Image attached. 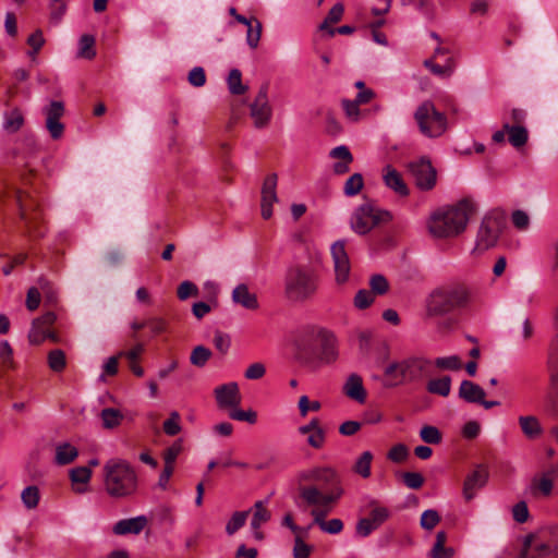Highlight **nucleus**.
Listing matches in <instances>:
<instances>
[{
  "label": "nucleus",
  "mask_w": 558,
  "mask_h": 558,
  "mask_svg": "<svg viewBox=\"0 0 558 558\" xmlns=\"http://www.w3.org/2000/svg\"><path fill=\"white\" fill-rule=\"evenodd\" d=\"M475 206L470 199H462L456 205L439 208L428 220V231L438 239L454 238L466 229Z\"/></svg>",
  "instance_id": "1"
},
{
  "label": "nucleus",
  "mask_w": 558,
  "mask_h": 558,
  "mask_svg": "<svg viewBox=\"0 0 558 558\" xmlns=\"http://www.w3.org/2000/svg\"><path fill=\"white\" fill-rule=\"evenodd\" d=\"M104 487L113 498H126L137 490V474L129 461L111 458L104 464Z\"/></svg>",
  "instance_id": "2"
},
{
  "label": "nucleus",
  "mask_w": 558,
  "mask_h": 558,
  "mask_svg": "<svg viewBox=\"0 0 558 558\" xmlns=\"http://www.w3.org/2000/svg\"><path fill=\"white\" fill-rule=\"evenodd\" d=\"M432 371V360L422 355H412L388 364L384 374L388 378L387 386L395 387L405 383L421 381L430 376Z\"/></svg>",
  "instance_id": "3"
},
{
  "label": "nucleus",
  "mask_w": 558,
  "mask_h": 558,
  "mask_svg": "<svg viewBox=\"0 0 558 558\" xmlns=\"http://www.w3.org/2000/svg\"><path fill=\"white\" fill-rule=\"evenodd\" d=\"M319 286L317 274L305 266H293L287 270L284 277V295L294 303L312 300Z\"/></svg>",
  "instance_id": "4"
},
{
  "label": "nucleus",
  "mask_w": 558,
  "mask_h": 558,
  "mask_svg": "<svg viewBox=\"0 0 558 558\" xmlns=\"http://www.w3.org/2000/svg\"><path fill=\"white\" fill-rule=\"evenodd\" d=\"M300 497L312 507L311 515L315 518V512H331L335 504L340 499L343 489L340 485L330 486V489H324L317 485H300Z\"/></svg>",
  "instance_id": "5"
},
{
  "label": "nucleus",
  "mask_w": 558,
  "mask_h": 558,
  "mask_svg": "<svg viewBox=\"0 0 558 558\" xmlns=\"http://www.w3.org/2000/svg\"><path fill=\"white\" fill-rule=\"evenodd\" d=\"M414 119L421 133L430 138L441 136L448 128L447 117L438 111L430 100H426L417 107Z\"/></svg>",
  "instance_id": "6"
},
{
  "label": "nucleus",
  "mask_w": 558,
  "mask_h": 558,
  "mask_svg": "<svg viewBox=\"0 0 558 558\" xmlns=\"http://www.w3.org/2000/svg\"><path fill=\"white\" fill-rule=\"evenodd\" d=\"M471 293L466 287L459 286L446 291H437L430 295L428 311L435 315L447 314L458 307L464 306Z\"/></svg>",
  "instance_id": "7"
},
{
  "label": "nucleus",
  "mask_w": 558,
  "mask_h": 558,
  "mask_svg": "<svg viewBox=\"0 0 558 558\" xmlns=\"http://www.w3.org/2000/svg\"><path fill=\"white\" fill-rule=\"evenodd\" d=\"M505 217L500 213L492 211L487 214L480 226L475 250L484 252L495 246L505 227Z\"/></svg>",
  "instance_id": "8"
},
{
  "label": "nucleus",
  "mask_w": 558,
  "mask_h": 558,
  "mask_svg": "<svg viewBox=\"0 0 558 558\" xmlns=\"http://www.w3.org/2000/svg\"><path fill=\"white\" fill-rule=\"evenodd\" d=\"M388 211L379 210L372 204L360 205L352 215L351 228L357 234H366L380 222L390 220Z\"/></svg>",
  "instance_id": "9"
},
{
  "label": "nucleus",
  "mask_w": 558,
  "mask_h": 558,
  "mask_svg": "<svg viewBox=\"0 0 558 558\" xmlns=\"http://www.w3.org/2000/svg\"><path fill=\"white\" fill-rule=\"evenodd\" d=\"M250 114L253 119L254 126L263 129L268 125L272 117V107L268 99V86L263 85L254 101L250 106Z\"/></svg>",
  "instance_id": "10"
},
{
  "label": "nucleus",
  "mask_w": 558,
  "mask_h": 558,
  "mask_svg": "<svg viewBox=\"0 0 558 558\" xmlns=\"http://www.w3.org/2000/svg\"><path fill=\"white\" fill-rule=\"evenodd\" d=\"M331 256L333 260L336 281L338 284H343L349 280L351 270L344 241L339 240L331 245Z\"/></svg>",
  "instance_id": "11"
},
{
  "label": "nucleus",
  "mask_w": 558,
  "mask_h": 558,
  "mask_svg": "<svg viewBox=\"0 0 558 558\" xmlns=\"http://www.w3.org/2000/svg\"><path fill=\"white\" fill-rule=\"evenodd\" d=\"M409 170L421 190H430L436 183V170L427 159H420L409 165Z\"/></svg>",
  "instance_id": "12"
},
{
  "label": "nucleus",
  "mask_w": 558,
  "mask_h": 558,
  "mask_svg": "<svg viewBox=\"0 0 558 558\" xmlns=\"http://www.w3.org/2000/svg\"><path fill=\"white\" fill-rule=\"evenodd\" d=\"M458 395L459 398L465 402L478 403L486 410L498 407L500 404L499 401L485 400L486 392L484 389L480 385L466 379L461 381Z\"/></svg>",
  "instance_id": "13"
},
{
  "label": "nucleus",
  "mask_w": 558,
  "mask_h": 558,
  "mask_svg": "<svg viewBox=\"0 0 558 558\" xmlns=\"http://www.w3.org/2000/svg\"><path fill=\"white\" fill-rule=\"evenodd\" d=\"M46 116V128L53 140H59L64 132V125L60 119L64 114V105L62 101L52 100L44 108Z\"/></svg>",
  "instance_id": "14"
},
{
  "label": "nucleus",
  "mask_w": 558,
  "mask_h": 558,
  "mask_svg": "<svg viewBox=\"0 0 558 558\" xmlns=\"http://www.w3.org/2000/svg\"><path fill=\"white\" fill-rule=\"evenodd\" d=\"M299 482H310L318 487L339 485L336 472L330 468H313L298 475Z\"/></svg>",
  "instance_id": "15"
},
{
  "label": "nucleus",
  "mask_w": 558,
  "mask_h": 558,
  "mask_svg": "<svg viewBox=\"0 0 558 558\" xmlns=\"http://www.w3.org/2000/svg\"><path fill=\"white\" fill-rule=\"evenodd\" d=\"M16 202L20 209V218L25 223L27 235L34 239L44 236L45 230L38 227L40 215L37 209H33L32 213H29L28 205L25 203L22 192L16 193Z\"/></svg>",
  "instance_id": "16"
},
{
  "label": "nucleus",
  "mask_w": 558,
  "mask_h": 558,
  "mask_svg": "<svg viewBox=\"0 0 558 558\" xmlns=\"http://www.w3.org/2000/svg\"><path fill=\"white\" fill-rule=\"evenodd\" d=\"M214 395L220 409H232L240 404L241 395L235 381H230L215 388Z\"/></svg>",
  "instance_id": "17"
},
{
  "label": "nucleus",
  "mask_w": 558,
  "mask_h": 558,
  "mask_svg": "<svg viewBox=\"0 0 558 558\" xmlns=\"http://www.w3.org/2000/svg\"><path fill=\"white\" fill-rule=\"evenodd\" d=\"M277 174L271 173L266 177L262 187V216L269 219L272 216V205L278 202L277 197Z\"/></svg>",
  "instance_id": "18"
},
{
  "label": "nucleus",
  "mask_w": 558,
  "mask_h": 558,
  "mask_svg": "<svg viewBox=\"0 0 558 558\" xmlns=\"http://www.w3.org/2000/svg\"><path fill=\"white\" fill-rule=\"evenodd\" d=\"M320 331L317 333L319 351L315 355L313 360H307L308 363H324L329 364L336 361L337 351L335 348V340L331 335L324 331V329H319Z\"/></svg>",
  "instance_id": "19"
},
{
  "label": "nucleus",
  "mask_w": 558,
  "mask_h": 558,
  "mask_svg": "<svg viewBox=\"0 0 558 558\" xmlns=\"http://www.w3.org/2000/svg\"><path fill=\"white\" fill-rule=\"evenodd\" d=\"M342 392L349 399L363 404L366 401L367 392L363 385V379L360 375L353 373L348 376L345 379Z\"/></svg>",
  "instance_id": "20"
},
{
  "label": "nucleus",
  "mask_w": 558,
  "mask_h": 558,
  "mask_svg": "<svg viewBox=\"0 0 558 558\" xmlns=\"http://www.w3.org/2000/svg\"><path fill=\"white\" fill-rule=\"evenodd\" d=\"M488 473L483 466H477L469 474L463 484V496L469 501L474 498L476 490L485 486Z\"/></svg>",
  "instance_id": "21"
},
{
  "label": "nucleus",
  "mask_w": 558,
  "mask_h": 558,
  "mask_svg": "<svg viewBox=\"0 0 558 558\" xmlns=\"http://www.w3.org/2000/svg\"><path fill=\"white\" fill-rule=\"evenodd\" d=\"M299 434L307 435L306 442L314 449L323 448L326 439L325 430L320 427L318 418H312L308 424L298 428Z\"/></svg>",
  "instance_id": "22"
},
{
  "label": "nucleus",
  "mask_w": 558,
  "mask_h": 558,
  "mask_svg": "<svg viewBox=\"0 0 558 558\" xmlns=\"http://www.w3.org/2000/svg\"><path fill=\"white\" fill-rule=\"evenodd\" d=\"M558 477V464L545 471L538 478L532 482V490L534 495L548 497L554 489V482Z\"/></svg>",
  "instance_id": "23"
},
{
  "label": "nucleus",
  "mask_w": 558,
  "mask_h": 558,
  "mask_svg": "<svg viewBox=\"0 0 558 558\" xmlns=\"http://www.w3.org/2000/svg\"><path fill=\"white\" fill-rule=\"evenodd\" d=\"M383 180L387 187L392 190L399 196H408L409 189L400 174L392 166L388 165L383 170Z\"/></svg>",
  "instance_id": "24"
},
{
  "label": "nucleus",
  "mask_w": 558,
  "mask_h": 558,
  "mask_svg": "<svg viewBox=\"0 0 558 558\" xmlns=\"http://www.w3.org/2000/svg\"><path fill=\"white\" fill-rule=\"evenodd\" d=\"M147 524V519L145 515H138L135 518L123 519L118 521L113 525V533L116 535H125V534H140Z\"/></svg>",
  "instance_id": "25"
},
{
  "label": "nucleus",
  "mask_w": 558,
  "mask_h": 558,
  "mask_svg": "<svg viewBox=\"0 0 558 558\" xmlns=\"http://www.w3.org/2000/svg\"><path fill=\"white\" fill-rule=\"evenodd\" d=\"M330 512H315V518H313V522L311 525H317L322 532L330 534V535H337L340 534L343 530V522L341 519H330L326 520V517Z\"/></svg>",
  "instance_id": "26"
},
{
  "label": "nucleus",
  "mask_w": 558,
  "mask_h": 558,
  "mask_svg": "<svg viewBox=\"0 0 558 558\" xmlns=\"http://www.w3.org/2000/svg\"><path fill=\"white\" fill-rule=\"evenodd\" d=\"M521 432L527 439H536L543 434V427L535 415H521L518 418Z\"/></svg>",
  "instance_id": "27"
},
{
  "label": "nucleus",
  "mask_w": 558,
  "mask_h": 558,
  "mask_svg": "<svg viewBox=\"0 0 558 558\" xmlns=\"http://www.w3.org/2000/svg\"><path fill=\"white\" fill-rule=\"evenodd\" d=\"M232 300L247 310H256L258 307L256 295L251 293L245 284H239L234 288Z\"/></svg>",
  "instance_id": "28"
},
{
  "label": "nucleus",
  "mask_w": 558,
  "mask_h": 558,
  "mask_svg": "<svg viewBox=\"0 0 558 558\" xmlns=\"http://www.w3.org/2000/svg\"><path fill=\"white\" fill-rule=\"evenodd\" d=\"M423 64L434 75L442 77V78L450 77L456 68L454 61L451 57H448L444 64L436 63L434 58L426 59Z\"/></svg>",
  "instance_id": "29"
},
{
  "label": "nucleus",
  "mask_w": 558,
  "mask_h": 558,
  "mask_svg": "<svg viewBox=\"0 0 558 558\" xmlns=\"http://www.w3.org/2000/svg\"><path fill=\"white\" fill-rule=\"evenodd\" d=\"M24 125V114L20 108H13L3 113V129L16 133Z\"/></svg>",
  "instance_id": "30"
},
{
  "label": "nucleus",
  "mask_w": 558,
  "mask_h": 558,
  "mask_svg": "<svg viewBox=\"0 0 558 558\" xmlns=\"http://www.w3.org/2000/svg\"><path fill=\"white\" fill-rule=\"evenodd\" d=\"M504 130L509 135V143L513 147H521L527 142V131L523 125H510V121L504 122Z\"/></svg>",
  "instance_id": "31"
},
{
  "label": "nucleus",
  "mask_w": 558,
  "mask_h": 558,
  "mask_svg": "<svg viewBox=\"0 0 558 558\" xmlns=\"http://www.w3.org/2000/svg\"><path fill=\"white\" fill-rule=\"evenodd\" d=\"M101 425L105 429H114L119 427L123 420V413L116 408H105L101 410L100 414Z\"/></svg>",
  "instance_id": "32"
},
{
  "label": "nucleus",
  "mask_w": 558,
  "mask_h": 558,
  "mask_svg": "<svg viewBox=\"0 0 558 558\" xmlns=\"http://www.w3.org/2000/svg\"><path fill=\"white\" fill-rule=\"evenodd\" d=\"M77 456V449L71 444L64 442L57 446L54 461L59 465H65L73 462Z\"/></svg>",
  "instance_id": "33"
},
{
  "label": "nucleus",
  "mask_w": 558,
  "mask_h": 558,
  "mask_svg": "<svg viewBox=\"0 0 558 558\" xmlns=\"http://www.w3.org/2000/svg\"><path fill=\"white\" fill-rule=\"evenodd\" d=\"M268 500H257L253 506V517L251 520V529L260 527L271 518L269 510L266 509Z\"/></svg>",
  "instance_id": "34"
},
{
  "label": "nucleus",
  "mask_w": 558,
  "mask_h": 558,
  "mask_svg": "<svg viewBox=\"0 0 558 558\" xmlns=\"http://www.w3.org/2000/svg\"><path fill=\"white\" fill-rule=\"evenodd\" d=\"M426 389L429 393L448 397L451 391V378L449 376L433 378L428 380Z\"/></svg>",
  "instance_id": "35"
},
{
  "label": "nucleus",
  "mask_w": 558,
  "mask_h": 558,
  "mask_svg": "<svg viewBox=\"0 0 558 558\" xmlns=\"http://www.w3.org/2000/svg\"><path fill=\"white\" fill-rule=\"evenodd\" d=\"M95 37L89 34L82 35L78 40L77 57L92 60L96 56Z\"/></svg>",
  "instance_id": "36"
},
{
  "label": "nucleus",
  "mask_w": 558,
  "mask_h": 558,
  "mask_svg": "<svg viewBox=\"0 0 558 558\" xmlns=\"http://www.w3.org/2000/svg\"><path fill=\"white\" fill-rule=\"evenodd\" d=\"M247 27L246 32V43L252 48H257L260 35H262V23L257 19H247V24H244Z\"/></svg>",
  "instance_id": "37"
},
{
  "label": "nucleus",
  "mask_w": 558,
  "mask_h": 558,
  "mask_svg": "<svg viewBox=\"0 0 558 558\" xmlns=\"http://www.w3.org/2000/svg\"><path fill=\"white\" fill-rule=\"evenodd\" d=\"M344 8L341 3H336L330 11L328 12L325 20L318 26V29L322 32L328 33L332 24L338 23L343 16Z\"/></svg>",
  "instance_id": "38"
},
{
  "label": "nucleus",
  "mask_w": 558,
  "mask_h": 558,
  "mask_svg": "<svg viewBox=\"0 0 558 558\" xmlns=\"http://www.w3.org/2000/svg\"><path fill=\"white\" fill-rule=\"evenodd\" d=\"M372 461L373 453L371 451H364L355 461L353 471L363 478L369 477Z\"/></svg>",
  "instance_id": "39"
},
{
  "label": "nucleus",
  "mask_w": 558,
  "mask_h": 558,
  "mask_svg": "<svg viewBox=\"0 0 558 558\" xmlns=\"http://www.w3.org/2000/svg\"><path fill=\"white\" fill-rule=\"evenodd\" d=\"M48 366L54 373H61L66 367L65 353L61 349H53L47 356Z\"/></svg>",
  "instance_id": "40"
},
{
  "label": "nucleus",
  "mask_w": 558,
  "mask_h": 558,
  "mask_svg": "<svg viewBox=\"0 0 558 558\" xmlns=\"http://www.w3.org/2000/svg\"><path fill=\"white\" fill-rule=\"evenodd\" d=\"M21 499L26 509H28V510L35 509L38 506L39 500H40V494H39L38 487L35 485L25 487L22 490Z\"/></svg>",
  "instance_id": "41"
},
{
  "label": "nucleus",
  "mask_w": 558,
  "mask_h": 558,
  "mask_svg": "<svg viewBox=\"0 0 558 558\" xmlns=\"http://www.w3.org/2000/svg\"><path fill=\"white\" fill-rule=\"evenodd\" d=\"M433 366L441 371H459L462 368V362L458 355L440 356L433 361Z\"/></svg>",
  "instance_id": "42"
},
{
  "label": "nucleus",
  "mask_w": 558,
  "mask_h": 558,
  "mask_svg": "<svg viewBox=\"0 0 558 558\" xmlns=\"http://www.w3.org/2000/svg\"><path fill=\"white\" fill-rule=\"evenodd\" d=\"M250 511H235L226 524V533L231 536L246 523Z\"/></svg>",
  "instance_id": "43"
},
{
  "label": "nucleus",
  "mask_w": 558,
  "mask_h": 558,
  "mask_svg": "<svg viewBox=\"0 0 558 558\" xmlns=\"http://www.w3.org/2000/svg\"><path fill=\"white\" fill-rule=\"evenodd\" d=\"M227 82L229 90L233 95H243L247 90V87L242 84V74L238 69H232L229 72Z\"/></svg>",
  "instance_id": "44"
},
{
  "label": "nucleus",
  "mask_w": 558,
  "mask_h": 558,
  "mask_svg": "<svg viewBox=\"0 0 558 558\" xmlns=\"http://www.w3.org/2000/svg\"><path fill=\"white\" fill-rule=\"evenodd\" d=\"M210 357L211 351L208 348L197 345L191 352L190 362L196 367H204Z\"/></svg>",
  "instance_id": "45"
},
{
  "label": "nucleus",
  "mask_w": 558,
  "mask_h": 558,
  "mask_svg": "<svg viewBox=\"0 0 558 558\" xmlns=\"http://www.w3.org/2000/svg\"><path fill=\"white\" fill-rule=\"evenodd\" d=\"M0 362L8 369H15L16 364L13 357V349L8 340L0 342Z\"/></svg>",
  "instance_id": "46"
},
{
  "label": "nucleus",
  "mask_w": 558,
  "mask_h": 558,
  "mask_svg": "<svg viewBox=\"0 0 558 558\" xmlns=\"http://www.w3.org/2000/svg\"><path fill=\"white\" fill-rule=\"evenodd\" d=\"M364 181L361 173L352 174L344 183L343 192L347 196H354L363 189Z\"/></svg>",
  "instance_id": "47"
},
{
  "label": "nucleus",
  "mask_w": 558,
  "mask_h": 558,
  "mask_svg": "<svg viewBox=\"0 0 558 558\" xmlns=\"http://www.w3.org/2000/svg\"><path fill=\"white\" fill-rule=\"evenodd\" d=\"M421 439L430 445H437L441 441L440 430L433 425H424L420 430Z\"/></svg>",
  "instance_id": "48"
},
{
  "label": "nucleus",
  "mask_w": 558,
  "mask_h": 558,
  "mask_svg": "<svg viewBox=\"0 0 558 558\" xmlns=\"http://www.w3.org/2000/svg\"><path fill=\"white\" fill-rule=\"evenodd\" d=\"M304 534H296L294 537L293 558H308L313 547L303 541Z\"/></svg>",
  "instance_id": "49"
},
{
  "label": "nucleus",
  "mask_w": 558,
  "mask_h": 558,
  "mask_svg": "<svg viewBox=\"0 0 558 558\" xmlns=\"http://www.w3.org/2000/svg\"><path fill=\"white\" fill-rule=\"evenodd\" d=\"M375 301V294L371 290L361 289L354 296V306L359 310L369 307Z\"/></svg>",
  "instance_id": "50"
},
{
  "label": "nucleus",
  "mask_w": 558,
  "mask_h": 558,
  "mask_svg": "<svg viewBox=\"0 0 558 558\" xmlns=\"http://www.w3.org/2000/svg\"><path fill=\"white\" fill-rule=\"evenodd\" d=\"M344 114L350 122H357L361 119L360 104L354 99H343L341 101Z\"/></svg>",
  "instance_id": "51"
},
{
  "label": "nucleus",
  "mask_w": 558,
  "mask_h": 558,
  "mask_svg": "<svg viewBox=\"0 0 558 558\" xmlns=\"http://www.w3.org/2000/svg\"><path fill=\"white\" fill-rule=\"evenodd\" d=\"M371 291L375 295H384L389 290L388 280L379 274L373 275L369 279Z\"/></svg>",
  "instance_id": "52"
},
{
  "label": "nucleus",
  "mask_w": 558,
  "mask_h": 558,
  "mask_svg": "<svg viewBox=\"0 0 558 558\" xmlns=\"http://www.w3.org/2000/svg\"><path fill=\"white\" fill-rule=\"evenodd\" d=\"M229 417L240 422H247L250 424H255L257 421V414L253 410H241L238 407L232 408L229 412Z\"/></svg>",
  "instance_id": "53"
},
{
  "label": "nucleus",
  "mask_w": 558,
  "mask_h": 558,
  "mask_svg": "<svg viewBox=\"0 0 558 558\" xmlns=\"http://www.w3.org/2000/svg\"><path fill=\"white\" fill-rule=\"evenodd\" d=\"M440 522V515L436 510H425L420 520V524L424 530L432 531Z\"/></svg>",
  "instance_id": "54"
},
{
  "label": "nucleus",
  "mask_w": 558,
  "mask_h": 558,
  "mask_svg": "<svg viewBox=\"0 0 558 558\" xmlns=\"http://www.w3.org/2000/svg\"><path fill=\"white\" fill-rule=\"evenodd\" d=\"M180 420L181 416L177 411L171 412L169 418L163 422V432L168 436L178 435L181 432Z\"/></svg>",
  "instance_id": "55"
},
{
  "label": "nucleus",
  "mask_w": 558,
  "mask_h": 558,
  "mask_svg": "<svg viewBox=\"0 0 558 558\" xmlns=\"http://www.w3.org/2000/svg\"><path fill=\"white\" fill-rule=\"evenodd\" d=\"M92 477L88 466H77L71 470L70 478L73 484H87Z\"/></svg>",
  "instance_id": "56"
},
{
  "label": "nucleus",
  "mask_w": 558,
  "mask_h": 558,
  "mask_svg": "<svg viewBox=\"0 0 558 558\" xmlns=\"http://www.w3.org/2000/svg\"><path fill=\"white\" fill-rule=\"evenodd\" d=\"M182 449L183 444L181 439L175 440L170 447H168L163 452L165 464L173 465Z\"/></svg>",
  "instance_id": "57"
},
{
  "label": "nucleus",
  "mask_w": 558,
  "mask_h": 558,
  "mask_svg": "<svg viewBox=\"0 0 558 558\" xmlns=\"http://www.w3.org/2000/svg\"><path fill=\"white\" fill-rule=\"evenodd\" d=\"M266 366L262 362H255L245 369L244 377L248 380H257L265 376Z\"/></svg>",
  "instance_id": "58"
},
{
  "label": "nucleus",
  "mask_w": 558,
  "mask_h": 558,
  "mask_svg": "<svg viewBox=\"0 0 558 558\" xmlns=\"http://www.w3.org/2000/svg\"><path fill=\"white\" fill-rule=\"evenodd\" d=\"M402 480L404 485L411 489H418L424 483V477L418 472H404Z\"/></svg>",
  "instance_id": "59"
},
{
  "label": "nucleus",
  "mask_w": 558,
  "mask_h": 558,
  "mask_svg": "<svg viewBox=\"0 0 558 558\" xmlns=\"http://www.w3.org/2000/svg\"><path fill=\"white\" fill-rule=\"evenodd\" d=\"M189 83L194 87H202L206 83L205 70L202 66L193 68L187 76Z\"/></svg>",
  "instance_id": "60"
},
{
  "label": "nucleus",
  "mask_w": 558,
  "mask_h": 558,
  "mask_svg": "<svg viewBox=\"0 0 558 558\" xmlns=\"http://www.w3.org/2000/svg\"><path fill=\"white\" fill-rule=\"evenodd\" d=\"M376 529L377 525L369 518L360 519L355 527L356 534L361 537H367Z\"/></svg>",
  "instance_id": "61"
},
{
  "label": "nucleus",
  "mask_w": 558,
  "mask_h": 558,
  "mask_svg": "<svg viewBox=\"0 0 558 558\" xmlns=\"http://www.w3.org/2000/svg\"><path fill=\"white\" fill-rule=\"evenodd\" d=\"M409 454L408 448L403 444L393 446L388 452V459L392 462L400 463L407 459Z\"/></svg>",
  "instance_id": "62"
},
{
  "label": "nucleus",
  "mask_w": 558,
  "mask_h": 558,
  "mask_svg": "<svg viewBox=\"0 0 558 558\" xmlns=\"http://www.w3.org/2000/svg\"><path fill=\"white\" fill-rule=\"evenodd\" d=\"M389 515L390 512L386 507L375 506L369 513V519L379 527Z\"/></svg>",
  "instance_id": "63"
},
{
  "label": "nucleus",
  "mask_w": 558,
  "mask_h": 558,
  "mask_svg": "<svg viewBox=\"0 0 558 558\" xmlns=\"http://www.w3.org/2000/svg\"><path fill=\"white\" fill-rule=\"evenodd\" d=\"M537 550V558H558V545L542 544Z\"/></svg>",
  "instance_id": "64"
}]
</instances>
